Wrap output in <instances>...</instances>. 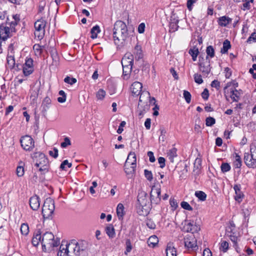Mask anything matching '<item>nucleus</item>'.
Wrapping results in <instances>:
<instances>
[{
    "instance_id": "obj_1",
    "label": "nucleus",
    "mask_w": 256,
    "mask_h": 256,
    "mask_svg": "<svg viewBox=\"0 0 256 256\" xmlns=\"http://www.w3.org/2000/svg\"><path fill=\"white\" fill-rule=\"evenodd\" d=\"M88 248L85 240H71L68 243L62 242L58 252V256H81L84 255Z\"/></svg>"
},
{
    "instance_id": "obj_2",
    "label": "nucleus",
    "mask_w": 256,
    "mask_h": 256,
    "mask_svg": "<svg viewBox=\"0 0 256 256\" xmlns=\"http://www.w3.org/2000/svg\"><path fill=\"white\" fill-rule=\"evenodd\" d=\"M41 242L44 251H50L53 248L58 246L60 243V239L55 238L51 232H46L42 234L40 230H36L32 238V244L34 246H37Z\"/></svg>"
},
{
    "instance_id": "obj_3",
    "label": "nucleus",
    "mask_w": 256,
    "mask_h": 256,
    "mask_svg": "<svg viewBox=\"0 0 256 256\" xmlns=\"http://www.w3.org/2000/svg\"><path fill=\"white\" fill-rule=\"evenodd\" d=\"M129 32L126 24L122 20H117L114 24L112 37L114 43L118 47H122L128 42L133 33Z\"/></svg>"
},
{
    "instance_id": "obj_4",
    "label": "nucleus",
    "mask_w": 256,
    "mask_h": 256,
    "mask_svg": "<svg viewBox=\"0 0 256 256\" xmlns=\"http://www.w3.org/2000/svg\"><path fill=\"white\" fill-rule=\"evenodd\" d=\"M34 166L38 170L42 173L47 172L49 164L48 160L45 154L40 152H36L34 154Z\"/></svg>"
},
{
    "instance_id": "obj_5",
    "label": "nucleus",
    "mask_w": 256,
    "mask_h": 256,
    "mask_svg": "<svg viewBox=\"0 0 256 256\" xmlns=\"http://www.w3.org/2000/svg\"><path fill=\"white\" fill-rule=\"evenodd\" d=\"M16 22L10 24H8V21L5 24H2L0 25V45L2 40H6L8 38L12 36L14 33L16 32Z\"/></svg>"
},
{
    "instance_id": "obj_6",
    "label": "nucleus",
    "mask_w": 256,
    "mask_h": 256,
    "mask_svg": "<svg viewBox=\"0 0 256 256\" xmlns=\"http://www.w3.org/2000/svg\"><path fill=\"white\" fill-rule=\"evenodd\" d=\"M55 209L54 200L48 198L44 200L42 208V214L44 218H50L53 214Z\"/></svg>"
},
{
    "instance_id": "obj_7",
    "label": "nucleus",
    "mask_w": 256,
    "mask_h": 256,
    "mask_svg": "<svg viewBox=\"0 0 256 256\" xmlns=\"http://www.w3.org/2000/svg\"><path fill=\"white\" fill-rule=\"evenodd\" d=\"M46 22L44 18H40L34 23V35L38 40H42L45 34V27Z\"/></svg>"
},
{
    "instance_id": "obj_8",
    "label": "nucleus",
    "mask_w": 256,
    "mask_h": 256,
    "mask_svg": "<svg viewBox=\"0 0 256 256\" xmlns=\"http://www.w3.org/2000/svg\"><path fill=\"white\" fill-rule=\"evenodd\" d=\"M21 146L26 150H32L34 146V142L33 138L28 135L23 136L20 140Z\"/></svg>"
},
{
    "instance_id": "obj_9",
    "label": "nucleus",
    "mask_w": 256,
    "mask_h": 256,
    "mask_svg": "<svg viewBox=\"0 0 256 256\" xmlns=\"http://www.w3.org/2000/svg\"><path fill=\"white\" fill-rule=\"evenodd\" d=\"M199 66L200 70L204 75H208L210 72V60L208 57L206 56V58L199 57Z\"/></svg>"
},
{
    "instance_id": "obj_10",
    "label": "nucleus",
    "mask_w": 256,
    "mask_h": 256,
    "mask_svg": "<svg viewBox=\"0 0 256 256\" xmlns=\"http://www.w3.org/2000/svg\"><path fill=\"white\" fill-rule=\"evenodd\" d=\"M184 246L188 250H194L198 248L196 240L193 234H189L184 238Z\"/></svg>"
},
{
    "instance_id": "obj_11",
    "label": "nucleus",
    "mask_w": 256,
    "mask_h": 256,
    "mask_svg": "<svg viewBox=\"0 0 256 256\" xmlns=\"http://www.w3.org/2000/svg\"><path fill=\"white\" fill-rule=\"evenodd\" d=\"M184 230L187 232H190L193 234L200 230V226L197 225L194 221H186L184 226Z\"/></svg>"
},
{
    "instance_id": "obj_12",
    "label": "nucleus",
    "mask_w": 256,
    "mask_h": 256,
    "mask_svg": "<svg viewBox=\"0 0 256 256\" xmlns=\"http://www.w3.org/2000/svg\"><path fill=\"white\" fill-rule=\"evenodd\" d=\"M138 206H140V208L148 206L149 202L147 194L143 191L139 192L138 196Z\"/></svg>"
},
{
    "instance_id": "obj_13",
    "label": "nucleus",
    "mask_w": 256,
    "mask_h": 256,
    "mask_svg": "<svg viewBox=\"0 0 256 256\" xmlns=\"http://www.w3.org/2000/svg\"><path fill=\"white\" fill-rule=\"evenodd\" d=\"M33 70V60L30 58L26 59L23 66L24 74L28 76L32 72Z\"/></svg>"
},
{
    "instance_id": "obj_14",
    "label": "nucleus",
    "mask_w": 256,
    "mask_h": 256,
    "mask_svg": "<svg viewBox=\"0 0 256 256\" xmlns=\"http://www.w3.org/2000/svg\"><path fill=\"white\" fill-rule=\"evenodd\" d=\"M134 56L130 52L126 54L122 60V66H132L133 65Z\"/></svg>"
},
{
    "instance_id": "obj_15",
    "label": "nucleus",
    "mask_w": 256,
    "mask_h": 256,
    "mask_svg": "<svg viewBox=\"0 0 256 256\" xmlns=\"http://www.w3.org/2000/svg\"><path fill=\"white\" fill-rule=\"evenodd\" d=\"M30 206L34 210H37L40 206V198L37 196L31 197L29 200Z\"/></svg>"
},
{
    "instance_id": "obj_16",
    "label": "nucleus",
    "mask_w": 256,
    "mask_h": 256,
    "mask_svg": "<svg viewBox=\"0 0 256 256\" xmlns=\"http://www.w3.org/2000/svg\"><path fill=\"white\" fill-rule=\"evenodd\" d=\"M244 160L246 164L249 168L256 167V160L252 158L249 153H245L244 156Z\"/></svg>"
},
{
    "instance_id": "obj_17",
    "label": "nucleus",
    "mask_w": 256,
    "mask_h": 256,
    "mask_svg": "<svg viewBox=\"0 0 256 256\" xmlns=\"http://www.w3.org/2000/svg\"><path fill=\"white\" fill-rule=\"evenodd\" d=\"M51 105V100L48 96L46 97L42 102L41 106L42 112L44 116H46L48 110L50 108Z\"/></svg>"
},
{
    "instance_id": "obj_18",
    "label": "nucleus",
    "mask_w": 256,
    "mask_h": 256,
    "mask_svg": "<svg viewBox=\"0 0 256 256\" xmlns=\"http://www.w3.org/2000/svg\"><path fill=\"white\" fill-rule=\"evenodd\" d=\"M142 84L138 82H134L131 86L130 90L134 95L139 96L142 92Z\"/></svg>"
},
{
    "instance_id": "obj_19",
    "label": "nucleus",
    "mask_w": 256,
    "mask_h": 256,
    "mask_svg": "<svg viewBox=\"0 0 256 256\" xmlns=\"http://www.w3.org/2000/svg\"><path fill=\"white\" fill-rule=\"evenodd\" d=\"M136 166H134V165L131 164H129L128 166L126 164H124V172L128 178H132L133 177L136 172Z\"/></svg>"
},
{
    "instance_id": "obj_20",
    "label": "nucleus",
    "mask_w": 256,
    "mask_h": 256,
    "mask_svg": "<svg viewBox=\"0 0 256 256\" xmlns=\"http://www.w3.org/2000/svg\"><path fill=\"white\" fill-rule=\"evenodd\" d=\"M178 20L176 18L174 14L172 15L170 18V32H176L178 28Z\"/></svg>"
},
{
    "instance_id": "obj_21",
    "label": "nucleus",
    "mask_w": 256,
    "mask_h": 256,
    "mask_svg": "<svg viewBox=\"0 0 256 256\" xmlns=\"http://www.w3.org/2000/svg\"><path fill=\"white\" fill-rule=\"evenodd\" d=\"M136 155L134 152H130L127 158V159L125 162L126 165L128 166L129 164L134 165V166H136Z\"/></svg>"
},
{
    "instance_id": "obj_22",
    "label": "nucleus",
    "mask_w": 256,
    "mask_h": 256,
    "mask_svg": "<svg viewBox=\"0 0 256 256\" xmlns=\"http://www.w3.org/2000/svg\"><path fill=\"white\" fill-rule=\"evenodd\" d=\"M232 19L226 16H222L218 18V22L219 26H226L231 23Z\"/></svg>"
},
{
    "instance_id": "obj_23",
    "label": "nucleus",
    "mask_w": 256,
    "mask_h": 256,
    "mask_svg": "<svg viewBox=\"0 0 256 256\" xmlns=\"http://www.w3.org/2000/svg\"><path fill=\"white\" fill-rule=\"evenodd\" d=\"M150 94L149 92L148 91H143L140 94L139 102L138 104V108H140L142 106V102L147 101L148 100V98H150Z\"/></svg>"
},
{
    "instance_id": "obj_24",
    "label": "nucleus",
    "mask_w": 256,
    "mask_h": 256,
    "mask_svg": "<svg viewBox=\"0 0 256 256\" xmlns=\"http://www.w3.org/2000/svg\"><path fill=\"white\" fill-rule=\"evenodd\" d=\"M166 256H176V248L173 246V244L168 243L166 248Z\"/></svg>"
},
{
    "instance_id": "obj_25",
    "label": "nucleus",
    "mask_w": 256,
    "mask_h": 256,
    "mask_svg": "<svg viewBox=\"0 0 256 256\" xmlns=\"http://www.w3.org/2000/svg\"><path fill=\"white\" fill-rule=\"evenodd\" d=\"M160 188H152L150 192V197L152 200H154V198L156 197L158 199L157 202L160 201Z\"/></svg>"
},
{
    "instance_id": "obj_26",
    "label": "nucleus",
    "mask_w": 256,
    "mask_h": 256,
    "mask_svg": "<svg viewBox=\"0 0 256 256\" xmlns=\"http://www.w3.org/2000/svg\"><path fill=\"white\" fill-rule=\"evenodd\" d=\"M147 242L149 246L154 248L158 244V239L156 236L154 235L148 238Z\"/></svg>"
},
{
    "instance_id": "obj_27",
    "label": "nucleus",
    "mask_w": 256,
    "mask_h": 256,
    "mask_svg": "<svg viewBox=\"0 0 256 256\" xmlns=\"http://www.w3.org/2000/svg\"><path fill=\"white\" fill-rule=\"evenodd\" d=\"M134 53L136 60H138L142 58L143 54L142 48L140 46L137 44L135 46Z\"/></svg>"
},
{
    "instance_id": "obj_28",
    "label": "nucleus",
    "mask_w": 256,
    "mask_h": 256,
    "mask_svg": "<svg viewBox=\"0 0 256 256\" xmlns=\"http://www.w3.org/2000/svg\"><path fill=\"white\" fill-rule=\"evenodd\" d=\"M116 214L119 220L122 219L124 214V206L122 204H118L116 208Z\"/></svg>"
},
{
    "instance_id": "obj_29",
    "label": "nucleus",
    "mask_w": 256,
    "mask_h": 256,
    "mask_svg": "<svg viewBox=\"0 0 256 256\" xmlns=\"http://www.w3.org/2000/svg\"><path fill=\"white\" fill-rule=\"evenodd\" d=\"M106 232L110 238H113L115 236V231L112 224H108L106 228Z\"/></svg>"
},
{
    "instance_id": "obj_30",
    "label": "nucleus",
    "mask_w": 256,
    "mask_h": 256,
    "mask_svg": "<svg viewBox=\"0 0 256 256\" xmlns=\"http://www.w3.org/2000/svg\"><path fill=\"white\" fill-rule=\"evenodd\" d=\"M240 93L236 90H230V96L234 102H238L240 98Z\"/></svg>"
},
{
    "instance_id": "obj_31",
    "label": "nucleus",
    "mask_w": 256,
    "mask_h": 256,
    "mask_svg": "<svg viewBox=\"0 0 256 256\" xmlns=\"http://www.w3.org/2000/svg\"><path fill=\"white\" fill-rule=\"evenodd\" d=\"M137 212L140 215L146 216L148 213L149 206H144L142 208H140V206H138Z\"/></svg>"
},
{
    "instance_id": "obj_32",
    "label": "nucleus",
    "mask_w": 256,
    "mask_h": 256,
    "mask_svg": "<svg viewBox=\"0 0 256 256\" xmlns=\"http://www.w3.org/2000/svg\"><path fill=\"white\" fill-rule=\"evenodd\" d=\"M198 53V50L196 47H193L189 50V54L192 56V59L194 61H196V60Z\"/></svg>"
},
{
    "instance_id": "obj_33",
    "label": "nucleus",
    "mask_w": 256,
    "mask_h": 256,
    "mask_svg": "<svg viewBox=\"0 0 256 256\" xmlns=\"http://www.w3.org/2000/svg\"><path fill=\"white\" fill-rule=\"evenodd\" d=\"M176 152V148H173L170 150L168 152V156L172 162H173L174 158L177 156Z\"/></svg>"
},
{
    "instance_id": "obj_34",
    "label": "nucleus",
    "mask_w": 256,
    "mask_h": 256,
    "mask_svg": "<svg viewBox=\"0 0 256 256\" xmlns=\"http://www.w3.org/2000/svg\"><path fill=\"white\" fill-rule=\"evenodd\" d=\"M100 31V27L96 25L94 26L90 30V32L92 34L91 38L92 39L96 38L98 36V34L99 33Z\"/></svg>"
},
{
    "instance_id": "obj_35",
    "label": "nucleus",
    "mask_w": 256,
    "mask_h": 256,
    "mask_svg": "<svg viewBox=\"0 0 256 256\" xmlns=\"http://www.w3.org/2000/svg\"><path fill=\"white\" fill-rule=\"evenodd\" d=\"M230 42L228 40H226L223 43L222 48L221 49L220 52L225 54L228 52L229 48H230Z\"/></svg>"
},
{
    "instance_id": "obj_36",
    "label": "nucleus",
    "mask_w": 256,
    "mask_h": 256,
    "mask_svg": "<svg viewBox=\"0 0 256 256\" xmlns=\"http://www.w3.org/2000/svg\"><path fill=\"white\" fill-rule=\"evenodd\" d=\"M45 48L44 46H41L39 44H35L33 46V49L36 55L40 56L42 48Z\"/></svg>"
},
{
    "instance_id": "obj_37",
    "label": "nucleus",
    "mask_w": 256,
    "mask_h": 256,
    "mask_svg": "<svg viewBox=\"0 0 256 256\" xmlns=\"http://www.w3.org/2000/svg\"><path fill=\"white\" fill-rule=\"evenodd\" d=\"M195 196L202 201H204L206 200V194L202 191H196L195 192Z\"/></svg>"
},
{
    "instance_id": "obj_38",
    "label": "nucleus",
    "mask_w": 256,
    "mask_h": 256,
    "mask_svg": "<svg viewBox=\"0 0 256 256\" xmlns=\"http://www.w3.org/2000/svg\"><path fill=\"white\" fill-rule=\"evenodd\" d=\"M234 164L236 168H240L242 166L241 158L237 154H236L235 160L234 162Z\"/></svg>"
},
{
    "instance_id": "obj_39",
    "label": "nucleus",
    "mask_w": 256,
    "mask_h": 256,
    "mask_svg": "<svg viewBox=\"0 0 256 256\" xmlns=\"http://www.w3.org/2000/svg\"><path fill=\"white\" fill-rule=\"evenodd\" d=\"M20 232L22 234L27 235L29 232V227L27 224H22L20 226Z\"/></svg>"
},
{
    "instance_id": "obj_40",
    "label": "nucleus",
    "mask_w": 256,
    "mask_h": 256,
    "mask_svg": "<svg viewBox=\"0 0 256 256\" xmlns=\"http://www.w3.org/2000/svg\"><path fill=\"white\" fill-rule=\"evenodd\" d=\"M228 243L226 241H222L221 242V245L220 247V250L224 252H226L228 249Z\"/></svg>"
},
{
    "instance_id": "obj_41",
    "label": "nucleus",
    "mask_w": 256,
    "mask_h": 256,
    "mask_svg": "<svg viewBox=\"0 0 256 256\" xmlns=\"http://www.w3.org/2000/svg\"><path fill=\"white\" fill-rule=\"evenodd\" d=\"M207 54L206 56H210V58H213L214 56V50L213 47L211 46H208L206 50Z\"/></svg>"
},
{
    "instance_id": "obj_42",
    "label": "nucleus",
    "mask_w": 256,
    "mask_h": 256,
    "mask_svg": "<svg viewBox=\"0 0 256 256\" xmlns=\"http://www.w3.org/2000/svg\"><path fill=\"white\" fill-rule=\"evenodd\" d=\"M123 75L124 76H128L131 72L132 70V66H122Z\"/></svg>"
},
{
    "instance_id": "obj_43",
    "label": "nucleus",
    "mask_w": 256,
    "mask_h": 256,
    "mask_svg": "<svg viewBox=\"0 0 256 256\" xmlns=\"http://www.w3.org/2000/svg\"><path fill=\"white\" fill-rule=\"evenodd\" d=\"M216 123V120L214 118L208 117L206 120V124L207 126H212Z\"/></svg>"
},
{
    "instance_id": "obj_44",
    "label": "nucleus",
    "mask_w": 256,
    "mask_h": 256,
    "mask_svg": "<svg viewBox=\"0 0 256 256\" xmlns=\"http://www.w3.org/2000/svg\"><path fill=\"white\" fill-rule=\"evenodd\" d=\"M202 164V160L200 158H197L194 162V170H198L200 168Z\"/></svg>"
},
{
    "instance_id": "obj_45",
    "label": "nucleus",
    "mask_w": 256,
    "mask_h": 256,
    "mask_svg": "<svg viewBox=\"0 0 256 256\" xmlns=\"http://www.w3.org/2000/svg\"><path fill=\"white\" fill-rule=\"evenodd\" d=\"M7 62L9 66L12 68L15 64L14 56H8L7 57Z\"/></svg>"
},
{
    "instance_id": "obj_46",
    "label": "nucleus",
    "mask_w": 256,
    "mask_h": 256,
    "mask_svg": "<svg viewBox=\"0 0 256 256\" xmlns=\"http://www.w3.org/2000/svg\"><path fill=\"white\" fill-rule=\"evenodd\" d=\"M12 18L14 19V20L10 22L9 18H6L7 20L6 21H8V24H10L12 23H14L16 22V26L18 24V22L20 21V16L19 15L16 14L12 16Z\"/></svg>"
},
{
    "instance_id": "obj_47",
    "label": "nucleus",
    "mask_w": 256,
    "mask_h": 256,
    "mask_svg": "<svg viewBox=\"0 0 256 256\" xmlns=\"http://www.w3.org/2000/svg\"><path fill=\"white\" fill-rule=\"evenodd\" d=\"M76 79L74 78H70V76H66L64 79V82L70 85H72L76 82Z\"/></svg>"
},
{
    "instance_id": "obj_48",
    "label": "nucleus",
    "mask_w": 256,
    "mask_h": 256,
    "mask_svg": "<svg viewBox=\"0 0 256 256\" xmlns=\"http://www.w3.org/2000/svg\"><path fill=\"white\" fill-rule=\"evenodd\" d=\"M220 168L223 172H226L230 170V166L228 163H222L221 165Z\"/></svg>"
},
{
    "instance_id": "obj_49",
    "label": "nucleus",
    "mask_w": 256,
    "mask_h": 256,
    "mask_svg": "<svg viewBox=\"0 0 256 256\" xmlns=\"http://www.w3.org/2000/svg\"><path fill=\"white\" fill-rule=\"evenodd\" d=\"M106 96V92L102 89H100L96 93V97L99 100H102Z\"/></svg>"
},
{
    "instance_id": "obj_50",
    "label": "nucleus",
    "mask_w": 256,
    "mask_h": 256,
    "mask_svg": "<svg viewBox=\"0 0 256 256\" xmlns=\"http://www.w3.org/2000/svg\"><path fill=\"white\" fill-rule=\"evenodd\" d=\"M180 206L184 209L192 211L193 210L190 204L186 202H182L180 204Z\"/></svg>"
},
{
    "instance_id": "obj_51",
    "label": "nucleus",
    "mask_w": 256,
    "mask_h": 256,
    "mask_svg": "<svg viewBox=\"0 0 256 256\" xmlns=\"http://www.w3.org/2000/svg\"><path fill=\"white\" fill-rule=\"evenodd\" d=\"M144 174L146 178L148 181L151 182L152 180L153 176L151 171L145 170Z\"/></svg>"
},
{
    "instance_id": "obj_52",
    "label": "nucleus",
    "mask_w": 256,
    "mask_h": 256,
    "mask_svg": "<svg viewBox=\"0 0 256 256\" xmlns=\"http://www.w3.org/2000/svg\"><path fill=\"white\" fill-rule=\"evenodd\" d=\"M184 97L186 101V102L188 104L190 103L191 100V94H190L186 90L184 91Z\"/></svg>"
},
{
    "instance_id": "obj_53",
    "label": "nucleus",
    "mask_w": 256,
    "mask_h": 256,
    "mask_svg": "<svg viewBox=\"0 0 256 256\" xmlns=\"http://www.w3.org/2000/svg\"><path fill=\"white\" fill-rule=\"evenodd\" d=\"M126 250L125 252V254H127L128 252H130L132 249V246L131 244V242L130 240L127 239L126 242Z\"/></svg>"
},
{
    "instance_id": "obj_54",
    "label": "nucleus",
    "mask_w": 256,
    "mask_h": 256,
    "mask_svg": "<svg viewBox=\"0 0 256 256\" xmlns=\"http://www.w3.org/2000/svg\"><path fill=\"white\" fill-rule=\"evenodd\" d=\"M142 106L141 105V106L140 107V108H138V116L140 117H142L144 114L148 109V104H146L144 106V108L142 110Z\"/></svg>"
},
{
    "instance_id": "obj_55",
    "label": "nucleus",
    "mask_w": 256,
    "mask_h": 256,
    "mask_svg": "<svg viewBox=\"0 0 256 256\" xmlns=\"http://www.w3.org/2000/svg\"><path fill=\"white\" fill-rule=\"evenodd\" d=\"M146 224L150 229H154L156 227L155 223L151 219H148L146 220Z\"/></svg>"
},
{
    "instance_id": "obj_56",
    "label": "nucleus",
    "mask_w": 256,
    "mask_h": 256,
    "mask_svg": "<svg viewBox=\"0 0 256 256\" xmlns=\"http://www.w3.org/2000/svg\"><path fill=\"white\" fill-rule=\"evenodd\" d=\"M250 152L252 158H254L256 160V146L255 145L252 144L250 146Z\"/></svg>"
},
{
    "instance_id": "obj_57",
    "label": "nucleus",
    "mask_w": 256,
    "mask_h": 256,
    "mask_svg": "<svg viewBox=\"0 0 256 256\" xmlns=\"http://www.w3.org/2000/svg\"><path fill=\"white\" fill-rule=\"evenodd\" d=\"M71 144V142L70 138L68 137H66L64 138V142L61 143V146L63 148H66L68 146Z\"/></svg>"
},
{
    "instance_id": "obj_58",
    "label": "nucleus",
    "mask_w": 256,
    "mask_h": 256,
    "mask_svg": "<svg viewBox=\"0 0 256 256\" xmlns=\"http://www.w3.org/2000/svg\"><path fill=\"white\" fill-rule=\"evenodd\" d=\"M130 146L133 150H137L139 148V142L138 140H134L131 142Z\"/></svg>"
},
{
    "instance_id": "obj_59",
    "label": "nucleus",
    "mask_w": 256,
    "mask_h": 256,
    "mask_svg": "<svg viewBox=\"0 0 256 256\" xmlns=\"http://www.w3.org/2000/svg\"><path fill=\"white\" fill-rule=\"evenodd\" d=\"M256 42V32H252L247 40V42L251 43Z\"/></svg>"
},
{
    "instance_id": "obj_60",
    "label": "nucleus",
    "mask_w": 256,
    "mask_h": 256,
    "mask_svg": "<svg viewBox=\"0 0 256 256\" xmlns=\"http://www.w3.org/2000/svg\"><path fill=\"white\" fill-rule=\"evenodd\" d=\"M194 79L195 82L198 84H200L203 82L202 76L198 74H194Z\"/></svg>"
},
{
    "instance_id": "obj_61",
    "label": "nucleus",
    "mask_w": 256,
    "mask_h": 256,
    "mask_svg": "<svg viewBox=\"0 0 256 256\" xmlns=\"http://www.w3.org/2000/svg\"><path fill=\"white\" fill-rule=\"evenodd\" d=\"M236 196H234L236 200L238 201V202H240L242 201V198L243 197V194L240 191V192H235Z\"/></svg>"
},
{
    "instance_id": "obj_62",
    "label": "nucleus",
    "mask_w": 256,
    "mask_h": 256,
    "mask_svg": "<svg viewBox=\"0 0 256 256\" xmlns=\"http://www.w3.org/2000/svg\"><path fill=\"white\" fill-rule=\"evenodd\" d=\"M66 166H68V168H70L72 166V164L71 163H69L68 162V160H64L60 164V168L62 170H65V167H66Z\"/></svg>"
},
{
    "instance_id": "obj_63",
    "label": "nucleus",
    "mask_w": 256,
    "mask_h": 256,
    "mask_svg": "<svg viewBox=\"0 0 256 256\" xmlns=\"http://www.w3.org/2000/svg\"><path fill=\"white\" fill-rule=\"evenodd\" d=\"M16 174L18 176H22L24 174V168L22 166H19L16 168Z\"/></svg>"
},
{
    "instance_id": "obj_64",
    "label": "nucleus",
    "mask_w": 256,
    "mask_h": 256,
    "mask_svg": "<svg viewBox=\"0 0 256 256\" xmlns=\"http://www.w3.org/2000/svg\"><path fill=\"white\" fill-rule=\"evenodd\" d=\"M38 90L36 91L34 90L33 92V94H32L30 96V99L32 100V102L35 103L36 99L38 98Z\"/></svg>"
}]
</instances>
